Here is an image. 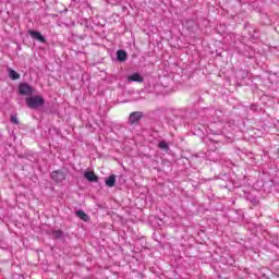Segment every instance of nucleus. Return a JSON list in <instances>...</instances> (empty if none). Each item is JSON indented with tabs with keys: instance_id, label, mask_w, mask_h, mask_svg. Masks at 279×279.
I'll list each match as a JSON object with an SVG mask.
<instances>
[{
	"instance_id": "1",
	"label": "nucleus",
	"mask_w": 279,
	"mask_h": 279,
	"mask_svg": "<svg viewBox=\"0 0 279 279\" xmlns=\"http://www.w3.org/2000/svg\"><path fill=\"white\" fill-rule=\"evenodd\" d=\"M26 105L32 110H36V108L45 106V98H43V96H31L26 98Z\"/></svg>"
},
{
	"instance_id": "2",
	"label": "nucleus",
	"mask_w": 279,
	"mask_h": 279,
	"mask_svg": "<svg viewBox=\"0 0 279 279\" xmlns=\"http://www.w3.org/2000/svg\"><path fill=\"white\" fill-rule=\"evenodd\" d=\"M141 119H143V111H134L129 116V124L138 125Z\"/></svg>"
},
{
	"instance_id": "3",
	"label": "nucleus",
	"mask_w": 279,
	"mask_h": 279,
	"mask_svg": "<svg viewBox=\"0 0 279 279\" xmlns=\"http://www.w3.org/2000/svg\"><path fill=\"white\" fill-rule=\"evenodd\" d=\"M51 180L53 182H57V184H60L61 182H64L66 180V173L62 170H56L50 174Z\"/></svg>"
},
{
	"instance_id": "4",
	"label": "nucleus",
	"mask_w": 279,
	"mask_h": 279,
	"mask_svg": "<svg viewBox=\"0 0 279 279\" xmlns=\"http://www.w3.org/2000/svg\"><path fill=\"white\" fill-rule=\"evenodd\" d=\"M19 92H20V95H26V96L34 95V88H32L27 83L20 84Z\"/></svg>"
},
{
	"instance_id": "5",
	"label": "nucleus",
	"mask_w": 279,
	"mask_h": 279,
	"mask_svg": "<svg viewBox=\"0 0 279 279\" xmlns=\"http://www.w3.org/2000/svg\"><path fill=\"white\" fill-rule=\"evenodd\" d=\"M28 34L35 40H39V43H47V39L45 38V36H43L40 32L29 29Z\"/></svg>"
},
{
	"instance_id": "6",
	"label": "nucleus",
	"mask_w": 279,
	"mask_h": 279,
	"mask_svg": "<svg viewBox=\"0 0 279 279\" xmlns=\"http://www.w3.org/2000/svg\"><path fill=\"white\" fill-rule=\"evenodd\" d=\"M128 82H138L141 84L143 83V76L138 73H133L128 76Z\"/></svg>"
},
{
	"instance_id": "7",
	"label": "nucleus",
	"mask_w": 279,
	"mask_h": 279,
	"mask_svg": "<svg viewBox=\"0 0 279 279\" xmlns=\"http://www.w3.org/2000/svg\"><path fill=\"white\" fill-rule=\"evenodd\" d=\"M84 178L88 180V182H97L98 178L93 171H86L84 173Z\"/></svg>"
},
{
	"instance_id": "8",
	"label": "nucleus",
	"mask_w": 279,
	"mask_h": 279,
	"mask_svg": "<svg viewBox=\"0 0 279 279\" xmlns=\"http://www.w3.org/2000/svg\"><path fill=\"white\" fill-rule=\"evenodd\" d=\"M117 183V175L111 174L108 179H106L105 184L109 186V189H112L114 184Z\"/></svg>"
},
{
	"instance_id": "9",
	"label": "nucleus",
	"mask_w": 279,
	"mask_h": 279,
	"mask_svg": "<svg viewBox=\"0 0 279 279\" xmlns=\"http://www.w3.org/2000/svg\"><path fill=\"white\" fill-rule=\"evenodd\" d=\"M117 58L119 62H125V60H128V52H125V50H118Z\"/></svg>"
},
{
	"instance_id": "10",
	"label": "nucleus",
	"mask_w": 279,
	"mask_h": 279,
	"mask_svg": "<svg viewBox=\"0 0 279 279\" xmlns=\"http://www.w3.org/2000/svg\"><path fill=\"white\" fill-rule=\"evenodd\" d=\"M76 217H78V219H82V221H88V219H90V217H88V215H86L84 210H77Z\"/></svg>"
},
{
	"instance_id": "11",
	"label": "nucleus",
	"mask_w": 279,
	"mask_h": 279,
	"mask_svg": "<svg viewBox=\"0 0 279 279\" xmlns=\"http://www.w3.org/2000/svg\"><path fill=\"white\" fill-rule=\"evenodd\" d=\"M9 77L10 80H21V74L12 69H9Z\"/></svg>"
},
{
	"instance_id": "12",
	"label": "nucleus",
	"mask_w": 279,
	"mask_h": 279,
	"mask_svg": "<svg viewBox=\"0 0 279 279\" xmlns=\"http://www.w3.org/2000/svg\"><path fill=\"white\" fill-rule=\"evenodd\" d=\"M158 147L159 149H162V151H169V144L165 141L159 142Z\"/></svg>"
},
{
	"instance_id": "13",
	"label": "nucleus",
	"mask_w": 279,
	"mask_h": 279,
	"mask_svg": "<svg viewBox=\"0 0 279 279\" xmlns=\"http://www.w3.org/2000/svg\"><path fill=\"white\" fill-rule=\"evenodd\" d=\"M52 236L53 239H62V236H64V232H62V230H56L52 232Z\"/></svg>"
},
{
	"instance_id": "14",
	"label": "nucleus",
	"mask_w": 279,
	"mask_h": 279,
	"mask_svg": "<svg viewBox=\"0 0 279 279\" xmlns=\"http://www.w3.org/2000/svg\"><path fill=\"white\" fill-rule=\"evenodd\" d=\"M11 123H14V125H19V118L16 116H11Z\"/></svg>"
}]
</instances>
